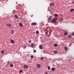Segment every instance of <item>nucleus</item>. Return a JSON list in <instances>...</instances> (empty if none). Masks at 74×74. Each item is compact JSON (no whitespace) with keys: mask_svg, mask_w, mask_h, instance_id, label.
Segmentation results:
<instances>
[{"mask_svg":"<svg viewBox=\"0 0 74 74\" xmlns=\"http://www.w3.org/2000/svg\"><path fill=\"white\" fill-rule=\"evenodd\" d=\"M48 69L49 70H51V67L49 66H48Z\"/></svg>","mask_w":74,"mask_h":74,"instance_id":"6ab92c4d","label":"nucleus"},{"mask_svg":"<svg viewBox=\"0 0 74 74\" xmlns=\"http://www.w3.org/2000/svg\"><path fill=\"white\" fill-rule=\"evenodd\" d=\"M55 68L54 67L52 68L51 69V71H55Z\"/></svg>","mask_w":74,"mask_h":74,"instance_id":"1a4fd4ad","label":"nucleus"},{"mask_svg":"<svg viewBox=\"0 0 74 74\" xmlns=\"http://www.w3.org/2000/svg\"><path fill=\"white\" fill-rule=\"evenodd\" d=\"M60 20L61 21H63V18H60Z\"/></svg>","mask_w":74,"mask_h":74,"instance_id":"412c9836","label":"nucleus"},{"mask_svg":"<svg viewBox=\"0 0 74 74\" xmlns=\"http://www.w3.org/2000/svg\"><path fill=\"white\" fill-rule=\"evenodd\" d=\"M31 58H34V56H33V55H32L31 56Z\"/></svg>","mask_w":74,"mask_h":74,"instance_id":"bb28decb","label":"nucleus"},{"mask_svg":"<svg viewBox=\"0 0 74 74\" xmlns=\"http://www.w3.org/2000/svg\"><path fill=\"white\" fill-rule=\"evenodd\" d=\"M68 34V33L67 32H66L64 33V36H67V34Z\"/></svg>","mask_w":74,"mask_h":74,"instance_id":"9d476101","label":"nucleus"},{"mask_svg":"<svg viewBox=\"0 0 74 74\" xmlns=\"http://www.w3.org/2000/svg\"><path fill=\"white\" fill-rule=\"evenodd\" d=\"M47 31V29H45V31Z\"/></svg>","mask_w":74,"mask_h":74,"instance_id":"e433bc0d","label":"nucleus"},{"mask_svg":"<svg viewBox=\"0 0 74 74\" xmlns=\"http://www.w3.org/2000/svg\"><path fill=\"white\" fill-rule=\"evenodd\" d=\"M37 67L38 68V69H40V68L41 67V65L40 64H37Z\"/></svg>","mask_w":74,"mask_h":74,"instance_id":"423d86ee","label":"nucleus"},{"mask_svg":"<svg viewBox=\"0 0 74 74\" xmlns=\"http://www.w3.org/2000/svg\"><path fill=\"white\" fill-rule=\"evenodd\" d=\"M7 63H10V62H8Z\"/></svg>","mask_w":74,"mask_h":74,"instance_id":"58836bf2","label":"nucleus"},{"mask_svg":"<svg viewBox=\"0 0 74 74\" xmlns=\"http://www.w3.org/2000/svg\"><path fill=\"white\" fill-rule=\"evenodd\" d=\"M11 43H12V44H14V40L12 39H11L10 41Z\"/></svg>","mask_w":74,"mask_h":74,"instance_id":"0eeeda50","label":"nucleus"},{"mask_svg":"<svg viewBox=\"0 0 74 74\" xmlns=\"http://www.w3.org/2000/svg\"><path fill=\"white\" fill-rule=\"evenodd\" d=\"M1 53H2V54L4 53V50H2L1 51Z\"/></svg>","mask_w":74,"mask_h":74,"instance_id":"dca6fc26","label":"nucleus"},{"mask_svg":"<svg viewBox=\"0 0 74 74\" xmlns=\"http://www.w3.org/2000/svg\"><path fill=\"white\" fill-rule=\"evenodd\" d=\"M43 59H44V57H42L41 58V60H43Z\"/></svg>","mask_w":74,"mask_h":74,"instance_id":"a878e982","label":"nucleus"},{"mask_svg":"<svg viewBox=\"0 0 74 74\" xmlns=\"http://www.w3.org/2000/svg\"><path fill=\"white\" fill-rule=\"evenodd\" d=\"M14 30H12L11 31V33H12V34L14 33Z\"/></svg>","mask_w":74,"mask_h":74,"instance_id":"cd10ccee","label":"nucleus"},{"mask_svg":"<svg viewBox=\"0 0 74 74\" xmlns=\"http://www.w3.org/2000/svg\"><path fill=\"white\" fill-rule=\"evenodd\" d=\"M57 19L58 18H55L54 19L51 21V23H56V22H57L56 21H57Z\"/></svg>","mask_w":74,"mask_h":74,"instance_id":"f257e3e1","label":"nucleus"},{"mask_svg":"<svg viewBox=\"0 0 74 74\" xmlns=\"http://www.w3.org/2000/svg\"><path fill=\"white\" fill-rule=\"evenodd\" d=\"M73 4H74V1L73 2Z\"/></svg>","mask_w":74,"mask_h":74,"instance_id":"4c0bfd02","label":"nucleus"},{"mask_svg":"<svg viewBox=\"0 0 74 74\" xmlns=\"http://www.w3.org/2000/svg\"><path fill=\"white\" fill-rule=\"evenodd\" d=\"M69 38H70L71 37V36L69 35Z\"/></svg>","mask_w":74,"mask_h":74,"instance_id":"473e14b6","label":"nucleus"},{"mask_svg":"<svg viewBox=\"0 0 74 74\" xmlns=\"http://www.w3.org/2000/svg\"><path fill=\"white\" fill-rule=\"evenodd\" d=\"M49 20H51V16L49 17V18H48Z\"/></svg>","mask_w":74,"mask_h":74,"instance_id":"5701e85b","label":"nucleus"},{"mask_svg":"<svg viewBox=\"0 0 74 74\" xmlns=\"http://www.w3.org/2000/svg\"><path fill=\"white\" fill-rule=\"evenodd\" d=\"M7 25V26H8V27H11V24H10V23H8Z\"/></svg>","mask_w":74,"mask_h":74,"instance_id":"7ed1b4c3","label":"nucleus"},{"mask_svg":"<svg viewBox=\"0 0 74 74\" xmlns=\"http://www.w3.org/2000/svg\"><path fill=\"white\" fill-rule=\"evenodd\" d=\"M74 11V9H71L70 10V11H71V12H73V11Z\"/></svg>","mask_w":74,"mask_h":74,"instance_id":"f3484780","label":"nucleus"},{"mask_svg":"<svg viewBox=\"0 0 74 74\" xmlns=\"http://www.w3.org/2000/svg\"><path fill=\"white\" fill-rule=\"evenodd\" d=\"M54 15L56 17H58V14H55Z\"/></svg>","mask_w":74,"mask_h":74,"instance_id":"a211bd4d","label":"nucleus"},{"mask_svg":"<svg viewBox=\"0 0 74 74\" xmlns=\"http://www.w3.org/2000/svg\"><path fill=\"white\" fill-rule=\"evenodd\" d=\"M23 49H25V48H26V46H24L23 47Z\"/></svg>","mask_w":74,"mask_h":74,"instance_id":"b1692460","label":"nucleus"},{"mask_svg":"<svg viewBox=\"0 0 74 74\" xmlns=\"http://www.w3.org/2000/svg\"><path fill=\"white\" fill-rule=\"evenodd\" d=\"M53 52H54V54H56V53H58V51L56 50H55V51H54Z\"/></svg>","mask_w":74,"mask_h":74,"instance_id":"f8f14e48","label":"nucleus"},{"mask_svg":"<svg viewBox=\"0 0 74 74\" xmlns=\"http://www.w3.org/2000/svg\"><path fill=\"white\" fill-rule=\"evenodd\" d=\"M34 52L36 53V50H34Z\"/></svg>","mask_w":74,"mask_h":74,"instance_id":"c756f323","label":"nucleus"},{"mask_svg":"<svg viewBox=\"0 0 74 74\" xmlns=\"http://www.w3.org/2000/svg\"><path fill=\"white\" fill-rule=\"evenodd\" d=\"M36 34H38L39 33V32L38 31H37L36 32Z\"/></svg>","mask_w":74,"mask_h":74,"instance_id":"4be33fe9","label":"nucleus"},{"mask_svg":"<svg viewBox=\"0 0 74 74\" xmlns=\"http://www.w3.org/2000/svg\"><path fill=\"white\" fill-rule=\"evenodd\" d=\"M24 13H25V14H26V13H27V12H26V11H25V12H24Z\"/></svg>","mask_w":74,"mask_h":74,"instance_id":"c9c22d12","label":"nucleus"},{"mask_svg":"<svg viewBox=\"0 0 74 74\" xmlns=\"http://www.w3.org/2000/svg\"><path fill=\"white\" fill-rule=\"evenodd\" d=\"M31 25L32 26H33V25L34 26H36V25H37V23L36 22L32 23H31Z\"/></svg>","mask_w":74,"mask_h":74,"instance_id":"f03ea898","label":"nucleus"},{"mask_svg":"<svg viewBox=\"0 0 74 74\" xmlns=\"http://www.w3.org/2000/svg\"><path fill=\"white\" fill-rule=\"evenodd\" d=\"M72 35L73 36H74V32H73Z\"/></svg>","mask_w":74,"mask_h":74,"instance_id":"72a5a7b5","label":"nucleus"},{"mask_svg":"<svg viewBox=\"0 0 74 74\" xmlns=\"http://www.w3.org/2000/svg\"><path fill=\"white\" fill-rule=\"evenodd\" d=\"M19 72H20V73H22V72H23V71H22V70H20V71Z\"/></svg>","mask_w":74,"mask_h":74,"instance_id":"c85d7f7f","label":"nucleus"},{"mask_svg":"<svg viewBox=\"0 0 74 74\" xmlns=\"http://www.w3.org/2000/svg\"><path fill=\"white\" fill-rule=\"evenodd\" d=\"M48 74V73L47 72H46V73H45V74Z\"/></svg>","mask_w":74,"mask_h":74,"instance_id":"f704fd0d","label":"nucleus"},{"mask_svg":"<svg viewBox=\"0 0 74 74\" xmlns=\"http://www.w3.org/2000/svg\"><path fill=\"white\" fill-rule=\"evenodd\" d=\"M61 16H62V15H62V14H61Z\"/></svg>","mask_w":74,"mask_h":74,"instance_id":"ea45409f","label":"nucleus"},{"mask_svg":"<svg viewBox=\"0 0 74 74\" xmlns=\"http://www.w3.org/2000/svg\"><path fill=\"white\" fill-rule=\"evenodd\" d=\"M54 45L55 47H58V44L55 43L54 44Z\"/></svg>","mask_w":74,"mask_h":74,"instance_id":"4468645a","label":"nucleus"},{"mask_svg":"<svg viewBox=\"0 0 74 74\" xmlns=\"http://www.w3.org/2000/svg\"><path fill=\"white\" fill-rule=\"evenodd\" d=\"M54 3H51L50 4V5H52V6H53L54 5Z\"/></svg>","mask_w":74,"mask_h":74,"instance_id":"9b49d317","label":"nucleus"},{"mask_svg":"<svg viewBox=\"0 0 74 74\" xmlns=\"http://www.w3.org/2000/svg\"><path fill=\"white\" fill-rule=\"evenodd\" d=\"M10 67H11V68L12 67H14V65H13V64H10Z\"/></svg>","mask_w":74,"mask_h":74,"instance_id":"ddd939ff","label":"nucleus"},{"mask_svg":"<svg viewBox=\"0 0 74 74\" xmlns=\"http://www.w3.org/2000/svg\"><path fill=\"white\" fill-rule=\"evenodd\" d=\"M64 49H65V51H67V47H65L64 48Z\"/></svg>","mask_w":74,"mask_h":74,"instance_id":"aec40b11","label":"nucleus"},{"mask_svg":"<svg viewBox=\"0 0 74 74\" xmlns=\"http://www.w3.org/2000/svg\"><path fill=\"white\" fill-rule=\"evenodd\" d=\"M29 43H31V40H29L28 41Z\"/></svg>","mask_w":74,"mask_h":74,"instance_id":"7c9ffc66","label":"nucleus"},{"mask_svg":"<svg viewBox=\"0 0 74 74\" xmlns=\"http://www.w3.org/2000/svg\"><path fill=\"white\" fill-rule=\"evenodd\" d=\"M15 17L16 18H18V16L17 15H15Z\"/></svg>","mask_w":74,"mask_h":74,"instance_id":"393cba45","label":"nucleus"},{"mask_svg":"<svg viewBox=\"0 0 74 74\" xmlns=\"http://www.w3.org/2000/svg\"><path fill=\"white\" fill-rule=\"evenodd\" d=\"M43 47L41 45H40L39 46V48L40 49H42Z\"/></svg>","mask_w":74,"mask_h":74,"instance_id":"6e6552de","label":"nucleus"},{"mask_svg":"<svg viewBox=\"0 0 74 74\" xmlns=\"http://www.w3.org/2000/svg\"><path fill=\"white\" fill-rule=\"evenodd\" d=\"M28 67V66L26 65H24L23 67V68H24V69H27V68Z\"/></svg>","mask_w":74,"mask_h":74,"instance_id":"39448f33","label":"nucleus"},{"mask_svg":"<svg viewBox=\"0 0 74 74\" xmlns=\"http://www.w3.org/2000/svg\"><path fill=\"white\" fill-rule=\"evenodd\" d=\"M19 25L21 27H22L23 26V24H22V23H20Z\"/></svg>","mask_w":74,"mask_h":74,"instance_id":"2eb2a0df","label":"nucleus"},{"mask_svg":"<svg viewBox=\"0 0 74 74\" xmlns=\"http://www.w3.org/2000/svg\"><path fill=\"white\" fill-rule=\"evenodd\" d=\"M34 43H31V46L30 47H32V48H33L34 47Z\"/></svg>","mask_w":74,"mask_h":74,"instance_id":"20e7f679","label":"nucleus"},{"mask_svg":"<svg viewBox=\"0 0 74 74\" xmlns=\"http://www.w3.org/2000/svg\"><path fill=\"white\" fill-rule=\"evenodd\" d=\"M46 34H48V31H47L46 33Z\"/></svg>","mask_w":74,"mask_h":74,"instance_id":"2f4dec72","label":"nucleus"}]
</instances>
